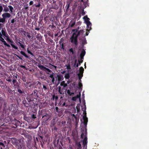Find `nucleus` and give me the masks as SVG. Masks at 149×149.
Listing matches in <instances>:
<instances>
[{"label": "nucleus", "mask_w": 149, "mask_h": 149, "mask_svg": "<svg viewBox=\"0 0 149 149\" xmlns=\"http://www.w3.org/2000/svg\"><path fill=\"white\" fill-rule=\"evenodd\" d=\"M79 29L78 27L77 29H73L72 30V32H73L70 38L71 42L74 44L76 47L78 45V37L81 34L83 33L84 31L83 30H79Z\"/></svg>", "instance_id": "1"}, {"label": "nucleus", "mask_w": 149, "mask_h": 149, "mask_svg": "<svg viewBox=\"0 0 149 149\" xmlns=\"http://www.w3.org/2000/svg\"><path fill=\"white\" fill-rule=\"evenodd\" d=\"M11 143L15 146L17 149H26L24 141L22 139H18L15 138H12Z\"/></svg>", "instance_id": "2"}, {"label": "nucleus", "mask_w": 149, "mask_h": 149, "mask_svg": "<svg viewBox=\"0 0 149 149\" xmlns=\"http://www.w3.org/2000/svg\"><path fill=\"white\" fill-rule=\"evenodd\" d=\"M28 95L26 99H24L23 102V103L25 107H32L33 105H35L34 103V100Z\"/></svg>", "instance_id": "3"}, {"label": "nucleus", "mask_w": 149, "mask_h": 149, "mask_svg": "<svg viewBox=\"0 0 149 149\" xmlns=\"http://www.w3.org/2000/svg\"><path fill=\"white\" fill-rule=\"evenodd\" d=\"M86 105L85 104L84 108H81V109L83 111V114L84 115L83 117V118L84 120L83 123L84 125H85V127H86L87 122L88 121V118L86 117Z\"/></svg>", "instance_id": "4"}, {"label": "nucleus", "mask_w": 149, "mask_h": 149, "mask_svg": "<svg viewBox=\"0 0 149 149\" xmlns=\"http://www.w3.org/2000/svg\"><path fill=\"white\" fill-rule=\"evenodd\" d=\"M38 90L37 89H35L33 91V92L32 93L29 95H28L29 96H31L30 97L33 100L34 99H36V100L37 99L38 97Z\"/></svg>", "instance_id": "5"}, {"label": "nucleus", "mask_w": 149, "mask_h": 149, "mask_svg": "<svg viewBox=\"0 0 149 149\" xmlns=\"http://www.w3.org/2000/svg\"><path fill=\"white\" fill-rule=\"evenodd\" d=\"M38 67L40 68V69L44 71L45 72H49L51 73L52 72V71L49 69V68H47L43 65H38Z\"/></svg>", "instance_id": "6"}, {"label": "nucleus", "mask_w": 149, "mask_h": 149, "mask_svg": "<svg viewBox=\"0 0 149 149\" xmlns=\"http://www.w3.org/2000/svg\"><path fill=\"white\" fill-rule=\"evenodd\" d=\"M6 90L7 91V93L8 95H13L15 93V90H12L9 86H7L6 88Z\"/></svg>", "instance_id": "7"}, {"label": "nucleus", "mask_w": 149, "mask_h": 149, "mask_svg": "<svg viewBox=\"0 0 149 149\" xmlns=\"http://www.w3.org/2000/svg\"><path fill=\"white\" fill-rule=\"evenodd\" d=\"M12 122V123L15 126V127H14V128H16L20 125V122L15 118L13 120Z\"/></svg>", "instance_id": "8"}, {"label": "nucleus", "mask_w": 149, "mask_h": 149, "mask_svg": "<svg viewBox=\"0 0 149 149\" xmlns=\"http://www.w3.org/2000/svg\"><path fill=\"white\" fill-rule=\"evenodd\" d=\"M7 106V102L4 99L0 101V107L3 106V108L5 109Z\"/></svg>", "instance_id": "9"}, {"label": "nucleus", "mask_w": 149, "mask_h": 149, "mask_svg": "<svg viewBox=\"0 0 149 149\" xmlns=\"http://www.w3.org/2000/svg\"><path fill=\"white\" fill-rule=\"evenodd\" d=\"M13 78V76H12L11 74L6 75V77H5L6 81L10 83L12 82Z\"/></svg>", "instance_id": "10"}, {"label": "nucleus", "mask_w": 149, "mask_h": 149, "mask_svg": "<svg viewBox=\"0 0 149 149\" xmlns=\"http://www.w3.org/2000/svg\"><path fill=\"white\" fill-rule=\"evenodd\" d=\"M0 86L2 89L6 88L7 86L2 79H0Z\"/></svg>", "instance_id": "11"}, {"label": "nucleus", "mask_w": 149, "mask_h": 149, "mask_svg": "<svg viewBox=\"0 0 149 149\" xmlns=\"http://www.w3.org/2000/svg\"><path fill=\"white\" fill-rule=\"evenodd\" d=\"M2 16L6 20V18H10L11 16V15L9 13H6L3 14Z\"/></svg>", "instance_id": "12"}, {"label": "nucleus", "mask_w": 149, "mask_h": 149, "mask_svg": "<svg viewBox=\"0 0 149 149\" xmlns=\"http://www.w3.org/2000/svg\"><path fill=\"white\" fill-rule=\"evenodd\" d=\"M2 35L1 33V35H0V40L3 43V44L5 45L6 46L8 47H10V45L7 43L5 41L4 39L2 37Z\"/></svg>", "instance_id": "13"}, {"label": "nucleus", "mask_w": 149, "mask_h": 149, "mask_svg": "<svg viewBox=\"0 0 149 149\" xmlns=\"http://www.w3.org/2000/svg\"><path fill=\"white\" fill-rule=\"evenodd\" d=\"M56 80H57L58 81V83L62 80L63 79V76L61 75H57L56 77H55Z\"/></svg>", "instance_id": "14"}, {"label": "nucleus", "mask_w": 149, "mask_h": 149, "mask_svg": "<svg viewBox=\"0 0 149 149\" xmlns=\"http://www.w3.org/2000/svg\"><path fill=\"white\" fill-rule=\"evenodd\" d=\"M65 87H63V88H61L60 86H59L58 87V91L59 92V93L61 94H64V92H63L64 91L65 89Z\"/></svg>", "instance_id": "15"}, {"label": "nucleus", "mask_w": 149, "mask_h": 149, "mask_svg": "<svg viewBox=\"0 0 149 149\" xmlns=\"http://www.w3.org/2000/svg\"><path fill=\"white\" fill-rule=\"evenodd\" d=\"M17 76H18V75L17 74L15 75V74L13 75V78L12 80V82L13 85L17 81Z\"/></svg>", "instance_id": "16"}, {"label": "nucleus", "mask_w": 149, "mask_h": 149, "mask_svg": "<svg viewBox=\"0 0 149 149\" xmlns=\"http://www.w3.org/2000/svg\"><path fill=\"white\" fill-rule=\"evenodd\" d=\"M86 18H87V19L88 20V21H86V24H87V27L88 29H91V23L90 22L89 20V19L87 17H86Z\"/></svg>", "instance_id": "17"}, {"label": "nucleus", "mask_w": 149, "mask_h": 149, "mask_svg": "<svg viewBox=\"0 0 149 149\" xmlns=\"http://www.w3.org/2000/svg\"><path fill=\"white\" fill-rule=\"evenodd\" d=\"M81 130L82 132V133L81 135V138L83 139V136L84 134V131H85V132H86V133H87L86 129V128L84 129V128H81Z\"/></svg>", "instance_id": "18"}, {"label": "nucleus", "mask_w": 149, "mask_h": 149, "mask_svg": "<svg viewBox=\"0 0 149 149\" xmlns=\"http://www.w3.org/2000/svg\"><path fill=\"white\" fill-rule=\"evenodd\" d=\"M52 74L51 75H50L49 76V77L52 79V83L53 84L54 83L55 80V74L53 72H52Z\"/></svg>", "instance_id": "19"}, {"label": "nucleus", "mask_w": 149, "mask_h": 149, "mask_svg": "<svg viewBox=\"0 0 149 149\" xmlns=\"http://www.w3.org/2000/svg\"><path fill=\"white\" fill-rule=\"evenodd\" d=\"M8 42L10 43V45L13 48L16 49H18V48L17 47L15 46L13 44V41L10 40V41H9Z\"/></svg>", "instance_id": "20"}, {"label": "nucleus", "mask_w": 149, "mask_h": 149, "mask_svg": "<svg viewBox=\"0 0 149 149\" xmlns=\"http://www.w3.org/2000/svg\"><path fill=\"white\" fill-rule=\"evenodd\" d=\"M19 42H18L17 43V45H18L19 46H20L22 49H24L25 48V46L26 45H24L23 44H22L20 42L21 41L20 40H19Z\"/></svg>", "instance_id": "21"}, {"label": "nucleus", "mask_w": 149, "mask_h": 149, "mask_svg": "<svg viewBox=\"0 0 149 149\" xmlns=\"http://www.w3.org/2000/svg\"><path fill=\"white\" fill-rule=\"evenodd\" d=\"M1 34H2V36L3 35L5 37L6 36H8V34L6 32V30L5 29L4 30L3 29H2Z\"/></svg>", "instance_id": "22"}, {"label": "nucleus", "mask_w": 149, "mask_h": 149, "mask_svg": "<svg viewBox=\"0 0 149 149\" xmlns=\"http://www.w3.org/2000/svg\"><path fill=\"white\" fill-rule=\"evenodd\" d=\"M87 138L86 136L83 141V145L85 146L87 144Z\"/></svg>", "instance_id": "23"}, {"label": "nucleus", "mask_w": 149, "mask_h": 149, "mask_svg": "<svg viewBox=\"0 0 149 149\" xmlns=\"http://www.w3.org/2000/svg\"><path fill=\"white\" fill-rule=\"evenodd\" d=\"M76 146L78 147L77 149H81L82 147L80 143V142H76L75 143Z\"/></svg>", "instance_id": "24"}, {"label": "nucleus", "mask_w": 149, "mask_h": 149, "mask_svg": "<svg viewBox=\"0 0 149 149\" xmlns=\"http://www.w3.org/2000/svg\"><path fill=\"white\" fill-rule=\"evenodd\" d=\"M20 53L22 55L24 56L25 57L29 58V56L27 55L24 52L21 51L20 52Z\"/></svg>", "instance_id": "25"}, {"label": "nucleus", "mask_w": 149, "mask_h": 149, "mask_svg": "<svg viewBox=\"0 0 149 149\" xmlns=\"http://www.w3.org/2000/svg\"><path fill=\"white\" fill-rule=\"evenodd\" d=\"M14 104H12L9 107V109L10 110L12 111H13L15 110V107H13Z\"/></svg>", "instance_id": "26"}, {"label": "nucleus", "mask_w": 149, "mask_h": 149, "mask_svg": "<svg viewBox=\"0 0 149 149\" xmlns=\"http://www.w3.org/2000/svg\"><path fill=\"white\" fill-rule=\"evenodd\" d=\"M60 86H63L64 87H66L67 86V84L65 83V81H63L61 83Z\"/></svg>", "instance_id": "27"}, {"label": "nucleus", "mask_w": 149, "mask_h": 149, "mask_svg": "<svg viewBox=\"0 0 149 149\" xmlns=\"http://www.w3.org/2000/svg\"><path fill=\"white\" fill-rule=\"evenodd\" d=\"M56 122L55 121V119L54 118L53 120H52L51 123V126H54L55 124H56Z\"/></svg>", "instance_id": "28"}, {"label": "nucleus", "mask_w": 149, "mask_h": 149, "mask_svg": "<svg viewBox=\"0 0 149 149\" xmlns=\"http://www.w3.org/2000/svg\"><path fill=\"white\" fill-rule=\"evenodd\" d=\"M81 44L82 47H83L84 45L87 43L86 41V38H84L81 40Z\"/></svg>", "instance_id": "29"}, {"label": "nucleus", "mask_w": 149, "mask_h": 149, "mask_svg": "<svg viewBox=\"0 0 149 149\" xmlns=\"http://www.w3.org/2000/svg\"><path fill=\"white\" fill-rule=\"evenodd\" d=\"M36 37L37 39L39 40H42V36L39 33L37 34Z\"/></svg>", "instance_id": "30"}, {"label": "nucleus", "mask_w": 149, "mask_h": 149, "mask_svg": "<svg viewBox=\"0 0 149 149\" xmlns=\"http://www.w3.org/2000/svg\"><path fill=\"white\" fill-rule=\"evenodd\" d=\"M17 92L20 94H22L24 93V90L22 89L21 90L19 87V88H17Z\"/></svg>", "instance_id": "31"}, {"label": "nucleus", "mask_w": 149, "mask_h": 149, "mask_svg": "<svg viewBox=\"0 0 149 149\" xmlns=\"http://www.w3.org/2000/svg\"><path fill=\"white\" fill-rule=\"evenodd\" d=\"M85 14V13L84 11V9H82L81 11L80 12L79 16L81 17V15H84Z\"/></svg>", "instance_id": "32"}, {"label": "nucleus", "mask_w": 149, "mask_h": 149, "mask_svg": "<svg viewBox=\"0 0 149 149\" xmlns=\"http://www.w3.org/2000/svg\"><path fill=\"white\" fill-rule=\"evenodd\" d=\"M15 88H19V84L17 81L15 83V84H13Z\"/></svg>", "instance_id": "33"}, {"label": "nucleus", "mask_w": 149, "mask_h": 149, "mask_svg": "<svg viewBox=\"0 0 149 149\" xmlns=\"http://www.w3.org/2000/svg\"><path fill=\"white\" fill-rule=\"evenodd\" d=\"M37 1L38 2V4L35 3L33 5V6L37 7H39L40 6V2L39 0H37Z\"/></svg>", "instance_id": "34"}, {"label": "nucleus", "mask_w": 149, "mask_h": 149, "mask_svg": "<svg viewBox=\"0 0 149 149\" xmlns=\"http://www.w3.org/2000/svg\"><path fill=\"white\" fill-rule=\"evenodd\" d=\"M86 54V51L84 49H83L81 52L80 54V55L84 56Z\"/></svg>", "instance_id": "35"}, {"label": "nucleus", "mask_w": 149, "mask_h": 149, "mask_svg": "<svg viewBox=\"0 0 149 149\" xmlns=\"http://www.w3.org/2000/svg\"><path fill=\"white\" fill-rule=\"evenodd\" d=\"M84 71V69L82 67H80L79 69V71L80 73V74H83Z\"/></svg>", "instance_id": "36"}, {"label": "nucleus", "mask_w": 149, "mask_h": 149, "mask_svg": "<svg viewBox=\"0 0 149 149\" xmlns=\"http://www.w3.org/2000/svg\"><path fill=\"white\" fill-rule=\"evenodd\" d=\"M38 138L39 140L41 142H42V141L44 142V140L43 139V137L42 136L39 135Z\"/></svg>", "instance_id": "37"}, {"label": "nucleus", "mask_w": 149, "mask_h": 149, "mask_svg": "<svg viewBox=\"0 0 149 149\" xmlns=\"http://www.w3.org/2000/svg\"><path fill=\"white\" fill-rule=\"evenodd\" d=\"M49 28H50L51 29H54L56 28L55 26L53 24H52V25H49Z\"/></svg>", "instance_id": "38"}, {"label": "nucleus", "mask_w": 149, "mask_h": 149, "mask_svg": "<svg viewBox=\"0 0 149 149\" xmlns=\"http://www.w3.org/2000/svg\"><path fill=\"white\" fill-rule=\"evenodd\" d=\"M77 75L79 77V79L80 80V81H81V79L83 76V74L79 73L77 74Z\"/></svg>", "instance_id": "39"}, {"label": "nucleus", "mask_w": 149, "mask_h": 149, "mask_svg": "<svg viewBox=\"0 0 149 149\" xmlns=\"http://www.w3.org/2000/svg\"><path fill=\"white\" fill-rule=\"evenodd\" d=\"M70 6V3H67L66 6H65V8L66 9V11H68V10H69Z\"/></svg>", "instance_id": "40"}, {"label": "nucleus", "mask_w": 149, "mask_h": 149, "mask_svg": "<svg viewBox=\"0 0 149 149\" xmlns=\"http://www.w3.org/2000/svg\"><path fill=\"white\" fill-rule=\"evenodd\" d=\"M64 77L66 79H68L70 77L69 74L68 73L66 74L65 75Z\"/></svg>", "instance_id": "41"}, {"label": "nucleus", "mask_w": 149, "mask_h": 149, "mask_svg": "<svg viewBox=\"0 0 149 149\" xmlns=\"http://www.w3.org/2000/svg\"><path fill=\"white\" fill-rule=\"evenodd\" d=\"M16 20L17 18L16 17H15V18L11 20V23L12 24L14 23L15 22V24H16Z\"/></svg>", "instance_id": "42"}, {"label": "nucleus", "mask_w": 149, "mask_h": 149, "mask_svg": "<svg viewBox=\"0 0 149 149\" xmlns=\"http://www.w3.org/2000/svg\"><path fill=\"white\" fill-rule=\"evenodd\" d=\"M19 32L20 33H21L22 34L24 32V29L22 28H20L18 30Z\"/></svg>", "instance_id": "43"}, {"label": "nucleus", "mask_w": 149, "mask_h": 149, "mask_svg": "<svg viewBox=\"0 0 149 149\" xmlns=\"http://www.w3.org/2000/svg\"><path fill=\"white\" fill-rule=\"evenodd\" d=\"M65 66L67 67V69L68 70L71 69L70 64L69 63H68L67 64L65 65Z\"/></svg>", "instance_id": "44"}, {"label": "nucleus", "mask_w": 149, "mask_h": 149, "mask_svg": "<svg viewBox=\"0 0 149 149\" xmlns=\"http://www.w3.org/2000/svg\"><path fill=\"white\" fill-rule=\"evenodd\" d=\"M8 7L9 8L10 12L12 13L13 12V10L14 9L13 7L12 6L10 5L8 6Z\"/></svg>", "instance_id": "45"}, {"label": "nucleus", "mask_w": 149, "mask_h": 149, "mask_svg": "<svg viewBox=\"0 0 149 149\" xmlns=\"http://www.w3.org/2000/svg\"><path fill=\"white\" fill-rule=\"evenodd\" d=\"M3 11L5 12H7L9 11V8L8 7L6 6L5 7H4V8L3 9Z\"/></svg>", "instance_id": "46"}, {"label": "nucleus", "mask_w": 149, "mask_h": 149, "mask_svg": "<svg viewBox=\"0 0 149 149\" xmlns=\"http://www.w3.org/2000/svg\"><path fill=\"white\" fill-rule=\"evenodd\" d=\"M80 96H81V93L80 92L79 93V95H77L75 97H76V98L77 99L78 98H79V100L80 101H81V98H80Z\"/></svg>", "instance_id": "47"}, {"label": "nucleus", "mask_w": 149, "mask_h": 149, "mask_svg": "<svg viewBox=\"0 0 149 149\" xmlns=\"http://www.w3.org/2000/svg\"><path fill=\"white\" fill-rule=\"evenodd\" d=\"M26 147L29 149H31L32 146L29 143L27 144Z\"/></svg>", "instance_id": "48"}, {"label": "nucleus", "mask_w": 149, "mask_h": 149, "mask_svg": "<svg viewBox=\"0 0 149 149\" xmlns=\"http://www.w3.org/2000/svg\"><path fill=\"white\" fill-rule=\"evenodd\" d=\"M58 5H55L54 6H52V8L57 10L58 9Z\"/></svg>", "instance_id": "49"}, {"label": "nucleus", "mask_w": 149, "mask_h": 149, "mask_svg": "<svg viewBox=\"0 0 149 149\" xmlns=\"http://www.w3.org/2000/svg\"><path fill=\"white\" fill-rule=\"evenodd\" d=\"M69 51L70 53H71L72 54H74V52L73 49L72 48H70V49H69Z\"/></svg>", "instance_id": "50"}, {"label": "nucleus", "mask_w": 149, "mask_h": 149, "mask_svg": "<svg viewBox=\"0 0 149 149\" xmlns=\"http://www.w3.org/2000/svg\"><path fill=\"white\" fill-rule=\"evenodd\" d=\"M75 22H74L72 23V22H71L69 24V25H70L71 27H72L74 26V25L75 24Z\"/></svg>", "instance_id": "51"}, {"label": "nucleus", "mask_w": 149, "mask_h": 149, "mask_svg": "<svg viewBox=\"0 0 149 149\" xmlns=\"http://www.w3.org/2000/svg\"><path fill=\"white\" fill-rule=\"evenodd\" d=\"M5 21V20L4 19L3 17L2 18H0V22L4 23Z\"/></svg>", "instance_id": "52"}, {"label": "nucleus", "mask_w": 149, "mask_h": 149, "mask_svg": "<svg viewBox=\"0 0 149 149\" xmlns=\"http://www.w3.org/2000/svg\"><path fill=\"white\" fill-rule=\"evenodd\" d=\"M26 36L29 39H30L31 37V36H30V33L28 32L27 33Z\"/></svg>", "instance_id": "53"}, {"label": "nucleus", "mask_w": 149, "mask_h": 149, "mask_svg": "<svg viewBox=\"0 0 149 149\" xmlns=\"http://www.w3.org/2000/svg\"><path fill=\"white\" fill-rule=\"evenodd\" d=\"M2 147V148H5V146L4 143L1 142H0V147Z\"/></svg>", "instance_id": "54"}, {"label": "nucleus", "mask_w": 149, "mask_h": 149, "mask_svg": "<svg viewBox=\"0 0 149 149\" xmlns=\"http://www.w3.org/2000/svg\"><path fill=\"white\" fill-rule=\"evenodd\" d=\"M75 119V123H76V124H77L79 121V118L78 117V118H77V117H76V118H74Z\"/></svg>", "instance_id": "55"}, {"label": "nucleus", "mask_w": 149, "mask_h": 149, "mask_svg": "<svg viewBox=\"0 0 149 149\" xmlns=\"http://www.w3.org/2000/svg\"><path fill=\"white\" fill-rule=\"evenodd\" d=\"M49 17V15L48 16L47 15L46 17L45 16V18L44 19V20L46 22H47V21L48 20L47 18Z\"/></svg>", "instance_id": "56"}, {"label": "nucleus", "mask_w": 149, "mask_h": 149, "mask_svg": "<svg viewBox=\"0 0 149 149\" xmlns=\"http://www.w3.org/2000/svg\"><path fill=\"white\" fill-rule=\"evenodd\" d=\"M6 38V39L8 41H10V40L9 38V37L8 35V36H6L5 37Z\"/></svg>", "instance_id": "57"}, {"label": "nucleus", "mask_w": 149, "mask_h": 149, "mask_svg": "<svg viewBox=\"0 0 149 149\" xmlns=\"http://www.w3.org/2000/svg\"><path fill=\"white\" fill-rule=\"evenodd\" d=\"M88 1V0H81V2L84 3L85 4L87 3Z\"/></svg>", "instance_id": "58"}, {"label": "nucleus", "mask_w": 149, "mask_h": 149, "mask_svg": "<svg viewBox=\"0 0 149 149\" xmlns=\"http://www.w3.org/2000/svg\"><path fill=\"white\" fill-rule=\"evenodd\" d=\"M35 29L38 31L40 30V29L39 27H38L37 26H35Z\"/></svg>", "instance_id": "59"}, {"label": "nucleus", "mask_w": 149, "mask_h": 149, "mask_svg": "<svg viewBox=\"0 0 149 149\" xmlns=\"http://www.w3.org/2000/svg\"><path fill=\"white\" fill-rule=\"evenodd\" d=\"M49 65H50L52 67H53V68H54L55 70H56L57 68V66H56L54 65H53L50 63H49Z\"/></svg>", "instance_id": "60"}, {"label": "nucleus", "mask_w": 149, "mask_h": 149, "mask_svg": "<svg viewBox=\"0 0 149 149\" xmlns=\"http://www.w3.org/2000/svg\"><path fill=\"white\" fill-rule=\"evenodd\" d=\"M27 52L29 54H30L32 56H34L32 52H31L30 50H29V51H28Z\"/></svg>", "instance_id": "61"}, {"label": "nucleus", "mask_w": 149, "mask_h": 149, "mask_svg": "<svg viewBox=\"0 0 149 149\" xmlns=\"http://www.w3.org/2000/svg\"><path fill=\"white\" fill-rule=\"evenodd\" d=\"M64 45L63 43H62L61 45V49H64Z\"/></svg>", "instance_id": "62"}, {"label": "nucleus", "mask_w": 149, "mask_h": 149, "mask_svg": "<svg viewBox=\"0 0 149 149\" xmlns=\"http://www.w3.org/2000/svg\"><path fill=\"white\" fill-rule=\"evenodd\" d=\"M79 86L80 88H81L82 86V84L81 83L80 81V82L79 83Z\"/></svg>", "instance_id": "63"}, {"label": "nucleus", "mask_w": 149, "mask_h": 149, "mask_svg": "<svg viewBox=\"0 0 149 149\" xmlns=\"http://www.w3.org/2000/svg\"><path fill=\"white\" fill-rule=\"evenodd\" d=\"M32 118L33 119H35L36 118V115L34 114H32Z\"/></svg>", "instance_id": "64"}]
</instances>
